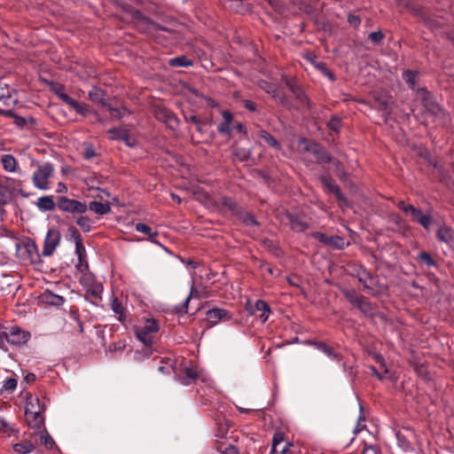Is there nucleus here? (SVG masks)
<instances>
[{"label": "nucleus", "instance_id": "obj_3", "mask_svg": "<svg viewBox=\"0 0 454 454\" xmlns=\"http://www.w3.org/2000/svg\"><path fill=\"white\" fill-rule=\"evenodd\" d=\"M298 146L301 151L312 153L316 156L318 163L333 162L336 166L339 165V161L333 160L323 148L317 144L309 142L306 138H300Z\"/></svg>", "mask_w": 454, "mask_h": 454}, {"label": "nucleus", "instance_id": "obj_27", "mask_svg": "<svg viewBox=\"0 0 454 454\" xmlns=\"http://www.w3.org/2000/svg\"><path fill=\"white\" fill-rule=\"evenodd\" d=\"M286 84L289 88V90L295 95V97L301 101V104H308L309 100L299 86H297L292 81L289 80L286 81Z\"/></svg>", "mask_w": 454, "mask_h": 454}, {"label": "nucleus", "instance_id": "obj_16", "mask_svg": "<svg viewBox=\"0 0 454 454\" xmlns=\"http://www.w3.org/2000/svg\"><path fill=\"white\" fill-rule=\"evenodd\" d=\"M26 414V419L31 429L38 431L44 427V418L43 411H30Z\"/></svg>", "mask_w": 454, "mask_h": 454}, {"label": "nucleus", "instance_id": "obj_19", "mask_svg": "<svg viewBox=\"0 0 454 454\" xmlns=\"http://www.w3.org/2000/svg\"><path fill=\"white\" fill-rule=\"evenodd\" d=\"M36 447V439H33L32 434L29 439L23 440L13 445V450L20 454H27L32 452Z\"/></svg>", "mask_w": 454, "mask_h": 454}, {"label": "nucleus", "instance_id": "obj_2", "mask_svg": "<svg viewBox=\"0 0 454 454\" xmlns=\"http://www.w3.org/2000/svg\"><path fill=\"white\" fill-rule=\"evenodd\" d=\"M55 172L54 165L51 162H44L36 166L31 180L33 185L41 191L51 189V178Z\"/></svg>", "mask_w": 454, "mask_h": 454}, {"label": "nucleus", "instance_id": "obj_4", "mask_svg": "<svg viewBox=\"0 0 454 454\" xmlns=\"http://www.w3.org/2000/svg\"><path fill=\"white\" fill-rule=\"evenodd\" d=\"M57 207L60 211L72 215H82L88 210L86 203L67 197H60Z\"/></svg>", "mask_w": 454, "mask_h": 454}, {"label": "nucleus", "instance_id": "obj_23", "mask_svg": "<svg viewBox=\"0 0 454 454\" xmlns=\"http://www.w3.org/2000/svg\"><path fill=\"white\" fill-rule=\"evenodd\" d=\"M259 86L262 90H263L267 93L272 95V97L274 98H276L277 100H278L281 104L284 105L286 103L285 98L282 96L278 95V90L274 84L269 83L268 82H265V81H262L259 83Z\"/></svg>", "mask_w": 454, "mask_h": 454}, {"label": "nucleus", "instance_id": "obj_41", "mask_svg": "<svg viewBox=\"0 0 454 454\" xmlns=\"http://www.w3.org/2000/svg\"><path fill=\"white\" fill-rule=\"evenodd\" d=\"M415 76H416V74L410 70L404 71L403 73V80L409 84V86L412 90H414V88H415Z\"/></svg>", "mask_w": 454, "mask_h": 454}, {"label": "nucleus", "instance_id": "obj_31", "mask_svg": "<svg viewBox=\"0 0 454 454\" xmlns=\"http://www.w3.org/2000/svg\"><path fill=\"white\" fill-rule=\"evenodd\" d=\"M43 297L45 302L53 306H60L64 303L65 301L62 296L55 294L50 291L44 292Z\"/></svg>", "mask_w": 454, "mask_h": 454}, {"label": "nucleus", "instance_id": "obj_34", "mask_svg": "<svg viewBox=\"0 0 454 454\" xmlns=\"http://www.w3.org/2000/svg\"><path fill=\"white\" fill-rule=\"evenodd\" d=\"M136 230L139 232L145 233L148 236V239L153 243H157L155 240V237L157 236V232L153 231L151 227L143 223H138L136 224Z\"/></svg>", "mask_w": 454, "mask_h": 454}, {"label": "nucleus", "instance_id": "obj_22", "mask_svg": "<svg viewBox=\"0 0 454 454\" xmlns=\"http://www.w3.org/2000/svg\"><path fill=\"white\" fill-rule=\"evenodd\" d=\"M75 254L77 255L79 261L78 264L76 265V268L81 271L88 270L89 265L86 261L87 254L83 243L77 244L75 246Z\"/></svg>", "mask_w": 454, "mask_h": 454}, {"label": "nucleus", "instance_id": "obj_39", "mask_svg": "<svg viewBox=\"0 0 454 454\" xmlns=\"http://www.w3.org/2000/svg\"><path fill=\"white\" fill-rule=\"evenodd\" d=\"M17 384H18V381L15 378H12V377L6 378L3 381L2 391H6L8 393H11L16 389Z\"/></svg>", "mask_w": 454, "mask_h": 454}, {"label": "nucleus", "instance_id": "obj_33", "mask_svg": "<svg viewBox=\"0 0 454 454\" xmlns=\"http://www.w3.org/2000/svg\"><path fill=\"white\" fill-rule=\"evenodd\" d=\"M89 98L91 101L98 104H105V93L98 87H93L89 92Z\"/></svg>", "mask_w": 454, "mask_h": 454}, {"label": "nucleus", "instance_id": "obj_58", "mask_svg": "<svg viewBox=\"0 0 454 454\" xmlns=\"http://www.w3.org/2000/svg\"><path fill=\"white\" fill-rule=\"evenodd\" d=\"M223 454H239V450L234 445H228L222 450Z\"/></svg>", "mask_w": 454, "mask_h": 454}, {"label": "nucleus", "instance_id": "obj_59", "mask_svg": "<svg viewBox=\"0 0 454 454\" xmlns=\"http://www.w3.org/2000/svg\"><path fill=\"white\" fill-rule=\"evenodd\" d=\"M83 155H84V158L88 159V160L93 158L95 156L94 149L91 146L86 147V149L83 153Z\"/></svg>", "mask_w": 454, "mask_h": 454}, {"label": "nucleus", "instance_id": "obj_63", "mask_svg": "<svg viewBox=\"0 0 454 454\" xmlns=\"http://www.w3.org/2000/svg\"><path fill=\"white\" fill-rule=\"evenodd\" d=\"M161 114H162V116L165 118L166 121L171 122L172 121L176 120L174 114L171 112L162 111Z\"/></svg>", "mask_w": 454, "mask_h": 454}, {"label": "nucleus", "instance_id": "obj_40", "mask_svg": "<svg viewBox=\"0 0 454 454\" xmlns=\"http://www.w3.org/2000/svg\"><path fill=\"white\" fill-rule=\"evenodd\" d=\"M291 228L295 231H303L308 228V224L305 222L299 220L298 218L290 219Z\"/></svg>", "mask_w": 454, "mask_h": 454}, {"label": "nucleus", "instance_id": "obj_51", "mask_svg": "<svg viewBox=\"0 0 454 454\" xmlns=\"http://www.w3.org/2000/svg\"><path fill=\"white\" fill-rule=\"evenodd\" d=\"M369 38L371 39L372 42L379 43L383 40L384 35L382 34L381 31H375L369 35Z\"/></svg>", "mask_w": 454, "mask_h": 454}, {"label": "nucleus", "instance_id": "obj_50", "mask_svg": "<svg viewBox=\"0 0 454 454\" xmlns=\"http://www.w3.org/2000/svg\"><path fill=\"white\" fill-rule=\"evenodd\" d=\"M7 342V327L0 325V348H4Z\"/></svg>", "mask_w": 454, "mask_h": 454}, {"label": "nucleus", "instance_id": "obj_21", "mask_svg": "<svg viewBox=\"0 0 454 454\" xmlns=\"http://www.w3.org/2000/svg\"><path fill=\"white\" fill-rule=\"evenodd\" d=\"M436 238L439 241L450 246L454 245V231L447 226H442L436 232Z\"/></svg>", "mask_w": 454, "mask_h": 454}, {"label": "nucleus", "instance_id": "obj_37", "mask_svg": "<svg viewBox=\"0 0 454 454\" xmlns=\"http://www.w3.org/2000/svg\"><path fill=\"white\" fill-rule=\"evenodd\" d=\"M168 64L171 67H191L192 66V61L187 59L185 56H179L176 58L170 59Z\"/></svg>", "mask_w": 454, "mask_h": 454}, {"label": "nucleus", "instance_id": "obj_11", "mask_svg": "<svg viewBox=\"0 0 454 454\" xmlns=\"http://www.w3.org/2000/svg\"><path fill=\"white\" fill-rule=\"evenodd\" d=\"M418 97L421 99L424 107L427 111L435 116L444 114L441 107L434 101L431 94L425 89L419 90Z\"/></svg>", "mask_w": 454, "mask_h": 454}, {"label": "nucleus", "instance_id": "obj_17", "mask_svg": "<svg viewBox=\"0 0 454 454\" xmlns=\"http://www.w3.org/2000/svg\"><path fill=\"white\" fill-rule=\"evenodd\" d=\"M33 439H36V446L41 443L45 446L46 449H52L54 441L46 431L45 427L34 431L31 433Z\"/></svg>", "mask_w": 454, "mask_h": 454}, {"label": "nucleus", "instance_id": "obj_49", "mask_svg": "<svg viewBox=\"0 0 454 454\" xmlns=\"http://www.w3.org/2000/svg\"><path fill=\"white\" fill-rule=\"evenodd\" d=\"M95 281L94 277L91 274H84L81 278V284L86 287V289L89 288V286Z\"/></svg>", "mask_w": 454, "mask_h": 454}, {"label": "nucleus", "instance_id": "obj_57", "mask_svg": "<svg viewBox=\"0 0 454 454\" xmlns=\"http://www.w3.org/2000/svg\"><path fill=\"white\" fill-rule=\"evenodd\" d=\"M380 105L381 110L386 112L387 114H390L392 109H391L390 102L388 100H382L380 102Z\"/></svg>", "mask_w": 454, "mask_h": 454}, {"label": "nucleus", "instance_id": "obj_14", "mask_svg": "<svg viewBox=\"0 0 454 454\" xmlns=\"http://www.w3.org/2000/svg\"><path fill=\"white\" fill-rule=\"evenodd\" d=\"M321 182L325 189H326L328 192L334 193V195L340 201V207H348V200L346 199V197L343 196L340 188L336 184H334V183L330 178L326 176H322Z\"/></svg>", "mask_w": 454, "mask_h": 454}, {"label": "nucleus", "instance_id": "obj_5", "mask_svg": "<svg viewBox=\"0 0 454 454\" xmlns=\"http://www.w3.org/2000/svg\"><path fill=\"white\" fill-rule=\"evenodd\" d=\"M19 256L27 262L37 263L40 262V254L36 244L28 239L17 247Z\"/></svg>", "mask_w": 454, "mask_h": 454}, {"label": "nucleus", "instance_id": "obj_53", "mask_svg": "<svg viewBox=\"0 0 454 454\" xmlns=\"http://www.w3.org/2000/svg\"><path fill=\"white\" fill-rule=\"evenodd\" d=\"M199 297V293L198 291L192 286L191 288V291H190V295L188 297H186L184 302V308L186 309L187 307H188V303L191 300V298H197Z\"/></svg>", "mask_w": 454, "mask_h": 454}, {"label": "nucleus", "instance_id": "obj_30", "mask_svg": "<svg viewBox=\"0 0 454 454\" xmlns=\"http://www.w3.org/2000/svg\"><path fill=\"white\" fill-rule=\"evenodd\" d=\"M30 411H43L40 405L39 398L36 396L30 395L27 397L25 407V413H28Z\"/></svg>", "mask_w": 454, "mask_h": 454}, {"label": "nucleus", "instance_id": "obj_42", "mask_svg": "<svg viewBox=\"0 0 454 454\" xmlns=\"http://www.w3.org/2000/svg\"><path fill=\"white\" fill-rule=\"evenodd\" d=\"M326 245H330L337 248H342L344 246V240L339 236H331L329 237Z\"/></svg>", "mask_w": 454, "mask_h": 454}, {"label": "nucleus", "instance_id": "obj_13", "mask_svg": "<svg viewBox=\"0 0 454 454\" xmlns=\"http://www.w3.org/2000/svg\"><path fill=\"white\" fill-rule=\"evenodd\" d=\"M231 318V313L224 309H212L207 312V319L209 324L216 325L220 321H228Z\"/></svg>", "mask_w": 454, "mask_h": 454}, {"label": "nucleus", "instance_id": "obj_61", "mask_svg": "<svg viewBox=\"0 0 454 454\" xmlns=\"http://www.w3.org/2000/svg\"><path fill=\"white\" fill-rule=\"evenodd\" d=\"M397 206L401 210H403L406 214L410 213L409 208H411L413 207L411 205H406L403 200L398 201Z\"/></svg>", "mask_w": 454, "mask_h": 454}, {"label": "nucleus", "instance_id": "obj_7", "mask_svg": "<svg viewBox=\"0 0 454 454\" xmlns=\"http://www.w3.org/2000/svg\"><path fill=\"white\" fill-rule=\"evenodd\" d=\"M30 337V333L20 326L7 327V343L14 346L24 345L29 340Z\"/></svg>", "mask_w": 454, "mask_h": 454}, {"label": "nucleus", "instance_id": "obj_52", "mask_svg": "<svg viewBox=\"0 0 454 454\" xmlns=\"http://www.w3.org/2000/svg\"><path fill=\"white\" fill-rule=\"evenodd\" d=\"M409 209H410L409 214L411 215L412 220L414 222L418 223L419 217L422 215L423 213L421 212V210H419L414 207H412L411 208H409Z\"/></svg>", "mask_w": 454, "mask_h": 454}, {"label": "nucleus", "instance_id": "obj_18", "mask_svg": "<svg viewBox=\"0 0 454 454\" xmlns=\"http://www.w3.org/2000/svg\"><path fill=\"white\" fill-rule=\"evenodd\" d=\"M110 306L120 322H124L127 319L128 311L121 300L118 298H113L111 300Z\"/></svg>", "mask_w": 454, "mask_h": 454}, {"label": "nucleus", "instance_id": "obj_48", "mask_svg": "<svg viewBox=\"0 0 454 454\" xmlns=\"http://www.w3.org/2000/svg\"><path fill=\"white\" fill-rule=\"evenodd\" d=\"M316 68L320 70L325 75L328 76L330 79H333L332 73L329 71V69L326 67L325 64L322 61H318L317 63H315Z\"/></svg>", "mask_w": 454, "mask_h": 454}, {"label": "nucleus", "instance_id": "obj_36", "mask_svg": "<svg viewBox=\"0 0 454 454\" xmlns=\"http://www.w3.org/2000/svg\"><path fill=\"white\" fill-rule=\"evenodd\" d=\"M66 237L68 240L74 241V246H76L77 244L82 243V239L81 233L74 226H71L67 229Z\"/></svg>", "mask_w": 454, "mask_h": 454}, {"label": "nucleus", "instance_id": "obj_56", "mask_svg": "<svg viewBox=\"0 0 454 454\" xmlns=\"http://www.w3.org/2000/svg\"><path fill=\"white\" fill-rule=\"evenodd\" d=\"M59 99H61L64 103H66L67 105H68L69 106H72V105L74 103V99L72 98L71 97H69L67 93H63L60 95V97L59 98Z\"/></svg>", "mask_w": 454, "mask_h": 454}, {"label": "nucleus", "instance_id": "obj_62", "mask_svg": "<svg viewBox=\"0 0 454 454\" xmlns=\"http://www.w3.org/2000/svg\"><path fill=\"white\" fill-rule=\"evenodd\" d=\"M348 22L353 26H358L361 22L360 19L356 15H348Z\"/></svg>", "mask_w": 454, "mask_h": 454}, {"label": "nucleus", "instance_id": "obj_54", "mask_svg": "<svg viewBox=\"0 0 454 454\" xmlns=\"http://www.w3.org/2000/svg\"><path fill=\"white\" fill-rule=\"evenodd\" d=\"M229 123L223 121L218 125V131L222 134L229 135L231 133V128Z\"/></svg>", "mask_w": 454, "mask_h": 454}, {"label": "nucleus", "instance_id": "obj_1", "mask_svg": "<svg viewBox=\"0 0 454 454\" xmlns=\"http://www.w3.org/2000/svg\"><path fill=\"white\" fill-rule=\"evenodd\" d=\"M160 330V325L153 318H147L134 327L137 338L144 345L150 347Z\"/></svg>", "mask_w": 454, "mask_h": 454}, {"label": "nucleus", "instance_id": "obj_32", "mask_svg": "<svg viewBox=\"0 0 454 454\" xmlns=\"http://www.w3.org/2000/svg\"><path fill=\"white\" fill-rule=\"evenodd\" d=\"M75 223L84 232L91 231L93 223L87 215H83V214L79 215L75 219Z\"/></svg>", "mask_w": 454, "mask_h": 454}, {"label": "nucleus", "instance_id": "obj_24", "mask_svg": "<svg viewBox=\"0 0 454 454\" xmlns=\"http://www.w3.org/2000/svg\"><path fill=\"white\" fill-rule=\"evenodd\" d=\"M88 208L100 215H106L111 210L108 203H103L97 200L90 201Z\"/></svg>", "mask_w": 454, "mask_h": 454}, {"label": "nucleus", "instance_id": "obj_64", "mask_svg": "<svg viewBox=\"0 0 454 454\" xmlns=\"http://www.w3.org/2000/svg\"><path fill=\"white\" fill-rule=\"evenodd\" d=\"M363 454H378L377 449L373 446H365Z\"/></svg>", "mask_w": 454, "mask_h": 454}, {"label": "nucleus", "instance_id": "obj_6", "mask_svg": "<svg viewBox=\"0 0 454 454\" xmlns=\"http://www.w3.org/2000/svg\"><path fill=\"white\" fill-rule=\"evenodd\" d=\"M60 240V231L56 228H50L44 238L42 255L46 257L52 255L59 246Z\"/></svg>", "mask_w": 454, "mask_h": 454}, {"label": "nucleus", "instance_id": "obj_8", "mask_svg": "<svg viewBox=\"0 0 454 454\" xmlns=\"http://www.w3.org/2000/svg\"><path fill=\"white\" fill-rule=\"evenodd\" d=\"M15 191L14 179L9 177L0 178V205H6L11 202Z\"/></svg>", "mask_w": 454, "mask_h": 454}, {"label": "nucleus", "instance_id": "obj_28", "mask_svg": "<svg viewBox=\"0 0 454 454\" xmlns=\"http://www.w3.org/2000/svg\"><path fill=\"white\" fill-rule=\"evenodd\" d=\"M314 345L317 349L321 350L330 359H332L333 361H337V362L341 361L340 356L339 354L333 352L332 348L326 346L325 344H324L322 342H315Z\"/></svg>", "mask_w": 454, "mask_h": 454}, {"label": "nucleus", "instance_id": "obj_26", "mask_svg": "<svg viewBox=\"0 0 454 454\" xmlns=\"http://www.w3.org/2000/svg\"><path fill=\"white\" fill-rule=\"evenodd\" d=\"M1 163L4 169L8 172H14L18 166L16 159L11 154L3 155L1 157Z\"/></svg>", "mask_w": 454, "mask_h": 454}, {"label": "nucleus", "instance_id": "obj_10", "mask_svg": "<svg viewBox=\"0 0 454 454\" xmlns=\"http://www.w3.org/2000/svg\"><path fill=\"white\" fill-rule=\"evenodd\" d=\"M343 294L352 305L359 309L363 313L367 314L372 311V305L364 297L356 295L352 290H345Z\"/></svg>", "mask_w": 454, "mask_h": 454}, {"label": "nucleus", "instance_id": "obj_55", "mask_svg": "<svg viewBox=\"0 0 454 454\" xmlns=\"http://www.w3.org/2000/svg\"><path fill=\"white\" fill-rule=\"evenodd\" d=\"M312 236H313L316 239H317L318 241H320V242H322V243H324V244H326V242H327V240H328V239H329V237H328V236L325 235V234H324V233H322V232H314V233H312Z\"/></svg>", "mask_w": 454, "mask_h": 454}, {"label": "nucleus", "instance_id": "obj_45", "mask_svg": "<svg viewBox=\"0 0 454 454\" xmlns=\"http://www.w3.org/2000/svg\"><path fill=\"white\" fill-rule=\"evenodd\" d=\"M340 119L337 116L332 117L328 122V128L333 131H339L340 129Z\"/></svg>", "mask_w": 454, "mask_h": 454}, {"label": "nucleus", "instance_id": "obj_60", "mask_svg": "<svg viewBox=\"0 0 454 454\" xmlns=\"http://www.w3.org/2000/svg\"><path fill=\"white\" fill-rule=\"evenodd\" d=\"M222 116H223V119L224 122H227V123L231 124L233 116H232V114L230 111H223Z\"/></svg>", "mask_w": 454, "mask_h": 454}, {"label": "nucleus", "instance_id": "obj_44", "mask_svg": "<svg viewBox=\"0 0 454 454\" xmlns=\"http://www.w3.org/2000/svg\"><path fill=\"white\" fill-rule=\"evenodd\" d=\"M71 107L74 108L77 114L83 115V116H85L89 112L88 107L85 104H81V103L77 102L76 100L74 101V103L72 105Z\"/></svg>", "mask_w": 454, "mask_h": 454}, {"label": "nucleus", "instance_id": "obj_12", "mask_svg": "<svg viewBox=\"0 0 454 454\" xmlns=\"http://www.w3.org/2000/svg\"><path fill=\"white\" fill-rule=\"evenodd\" d=\"M418 97L421 99L424 107L427 111L435 116L444 114L441 107L434 101L431 94L425 89L419 90Z\"/></svg>", "mask_w": 454, "mask_h": 454}, {"label": "nucleus", "instance_id": "obj_35", "mask_svg": "<svg viewBox=\"0 0 454 454\" xmlns=\"http://www.w3.org/2000/svg\"><path fill=\"white\" fill-rule=\"evenodd\" d=\"M88 294H90L95 299H100L101 294L103 293V286L100 282L94 281L87 289Z\"/></svg>", "mask_w": 454, "mask_h": 454}, {"label": "nucleus", "instance_id": "obj_29", "mask_svg": "<svg viewBox=\"0 0 454 454\" xmlns=\"http://www.w3.org/2000/svg\"><path fill=\"white\" fill-rule=\"evenodd\" d=\"M198 378L197 372L192 368H186L184 375L179 377V381L184 386H189Z\"/></svg>", "mask_w": 454, "mask_h": 454}, {"label": "nucleus", "instance_id": "obj_38", "mask_svg": "<svg viewBox=\"0 0 454 454\" xmlns=\"http://www.w3.org/2000/svg\"><path fill=\"white\" fill-rule=\"evenodd\" d=\"M109 134L111 135V137L113 139H120V140H129V136L126 129L121 128H114L111 129L109 131Z\"/></svg>", "mask_w": 454, "mask_h": 454}, {"label": "nucleus", "instance_id": "obj_43", "mask_svg": "<svg viewBox=\"0 0 454 454\" xmlns=\"http://www.w3.org/2000/svg\"><path fill=\"white\" fill-rule=\"evenodd\" d=\"M418 258L427 266L435 265V262L434 261L432 256L427 252H420L418 255Z\"/></svg>", "mask_w": 454, "mask_h": 454}, {"label": "nucleus", "instance_id": "obj_25", "mask_svg": "<svg viewBox=\"0 0 454 454\" xmlns=\"http://www.w3.org/2000/svg\"><path fill=\"white\" fill-rule=\"evenodd\" d=\"M258 137L261 138L269 146H270L276 150L281 149V145H280L279 142L273 136H271L269 132H267L265 130H260L258 132Z\"/></svg>", "mask_w": 454, "mask_h": 454}, {"label": "nucleus", "instance_id": "obj_47", "mask_svg": "<svg viewBox=\"0 0 454 454\" xmlns=\"http://www.w3.org/2000/svg\"><path fill=\"white\" fill-rule=\"evenodd\" d=\"M418 223H419L421 226H423L425 229H429L432 225V219L430 215L422 214V215L419 217Z\"/></svg>", "mask_w": 454, "mask_h": 454}, {"label": "nucleus", "instance_id": "obj_20", "mask_svg": "<svg viewBox=\"0 0 454 454\" xmlns=\"http://www.w3.org/2000/svg\"><path fill=\"white\" fill-rule=\"evenodd\" d=\"M35 205L40 211L47 212L52 211L56 207L57 203H55L53 196L46 195L38 198Z\"/></svg>", "mask_w": 454, "mask_h": 454}, {"label": "nucleus", "instance_id": "obj_9", "mask_svg": "<svg viewBox=\"0 0 454 454\" xmlns=\"http://www.w3.org/2000/svg\"><path fill=\"white\" fill-rule=\"evenodd\" d=\"M246 310L249 315H254L256 312H259V318L262 323H265L268 320L271 311L267 302L262 300H257L254 304L247 301L246 304Z\"/></svg>", "mask_w": 454, "mask_h": 454}, {"label": "nucleus", "instance_id": "obj_46", "mask_svg": "<svg viewBox=\"0 0 454 454\" xmlns=\"http://www.w3.org/2000/svg\"><path fill=\"white\" fill-rule=\"evenodd\" d=\"M285 440V435L282 432H276L272 437L273 449H277L278 446L282 443Z\"/></svg>", "mask_w": 454, "mask_h": 454}, {"label": "nucleus", "instance_id": "obj_15", "mask_svg": "<svg viewBox=\"0 0 454 454\" xmlns=\"http://www.w3.org/2000/svg\"><path fill=\"white\" fill-rule=\"evenodd\" d=\"M357 278L359 282L364 284V287L369 294L376 296L380 294V290H376L374 286L372 285V277L371 273L367 271L365 269L359 270L357 273Z\"/></svg>", "mask_w": 454, "mask_h": 454}]
</instances>
